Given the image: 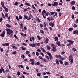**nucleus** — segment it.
<instances>
[{"instance_id":"69168bd1","label":"nucleus","mask_w":78,"mask_h":78,"mask_svg":"<svg viewBox=\"0 0 78 78\" xmlns=\"http://www.w3.org/2000/svg\"><path fill=\"white\" fill-rule=\"evenodd\" d=\"M37 38L39 40H41V37L39 36H37Z\"/></svg>"},{"instance_id":"e2e57ef3","label":"nucleus","mask_w":78,"mask_h":78,"mask_svg":"<svg viewBox=\"0 0 78 78\" xmlns=\"http://www.w3.org/2000/svg\"><path fill=\"white\" fill-rule=\"evenodd\" d=\"M18 4V2H16L14 4L15 6H16Z\"/></svg>"},{"instance_id":"20e7f679","label":"nucleus","mask_w":78,"mask_h":78,"mask_svg":"<svg viewBox=\"0 0 78 78\" xmlns=\"http://www.w3.org/2000/svg\"><path fill=\"white\" fill-rule=\"evenodd\" d=\"M2 71L4 73H5V69H3V67L1 66V69H0V73H2Z\"/></svg>"},{"instance_id":"4468645a","label":"nucleus","mask_w":78,"mask_h":78,"mask_svg":"<svg viewBox=\"0 0 78 78\" xmlns=\"http://www.w3.org/2000/svg\"><path fill=\"white\" fill-rule=\"evenodd\" d=\"M28 16H27L26 15H24V19H26L27 20H28Z\"/></svg>"},{"instance_id":"9d476101","label":"nucleus","mask_w":78,"mask_h":78,"mask_svg":"<svg viewBox=\"0 0 78 78\" xmlns=\"http://www.w3.org/2000/svg\"><path fill=\"white\" fill-rule=\"evenodd\" d=\"M29 46L30 47H36V44H31L30 43L29 44Z\"/></svg>"},{"instance_id":"4d7b16f0","label":"nucleus","mask_w":78,"mask_h":78,"mask_svg":"<svg viewBox=\"0 0 78 78\" xmlns=\"http://www.w3.org/2000/svg\"><path fill=\"white\" fill-rule=\"evenodd\" d=\"M21 58L23 59H24V58H25V56H24V55H22L21 56Z\"/></svg>"},{"instance_id":"58836bf2","label":"nucleus","mask_w":78,"mask_h":78,"mask_svg":"<svg viewBox=\"0 0 78 78\" xmlns=\"http://www.w3.org/2000/svg\"><path fill=\"white\" fill-rule=\"evenodd\" d=\"M19 18L20 19V20H22V16L21 15H20Z\"/></svg>"},{"instance_id":"473e14b6","label":"nucleus","mask_w":78,"mask_h":78,"mask_svg":"<svg viewBox=\"0 0 78 78\" xmlns=\"http://www.w3.org/2000/svg\"><path fill=\"white\" fill-rule=\"evenodd\" d=\"M72 10H75V7L74 6H73L72 7Z\"/></svg>"},{"instance_id":"39448f33","label":"nucleus","mask_w":78,"mask_h":78,"mask_svg":"<svg viewBox=\"0 0 78 78\" xmlns=\"http://www.w3.org/2000/svg\"><path fill=\"white\" fill-rule=\"evenodd\" d=\"M2 45L3 47H4L5 46H7L8 47H9V44L8 43H6L5 44H2Z\"/></svg>"},{"instance_id":"ea45409f","label":"nucleus","mask_w":78,"mask_h":78,"mask_svg":"<svg viewBox=\"0 0 78 78\" xmlns=\"http://www.w3.org/2000/svg\"><path fill=\"white\" fill-rule=\"evenodd\" d=\"M16 53H17V52L16 51H13L12 53L13 55H16Z\"/></svg>"},{"instance_id":"f03ea898","label":"nucleus","mask_w":78,"mask_h":78,"mask_svg":"<svg viewBox=\"0 0 78 78\" xmlns=\"http://www.w3.org/2000/svg\"><path fill=\"white\" fill-rule=\"evenodd\" d=\"M6 30L7 31V34H9V35H10L11 33H13V31L12 30H11L10 29H6Z\"/></svg>"},{"instance_id":"7c9ffc66","label":"nucleus","mask_w":78,"mask_h":78,"mask_svg":"<svg viewBox=\"0 0 78 78\" xmlns=\"http://www.w3.org/2000/svg\"><path fill=\"white\" fill-rule=\"evenodd\" d=\"M14 37H15V39H18V37H17V35H16L15 34L14 35Z\"/></svg>"},{"instance_id":"0eeeda50","label":"nucleus","mask_w":78,"mask_h":78,"mask_svg":"<svg viewBox=\"0 0 78 78\" xmlns=\"http://www.w3.org/2000/svg\"><path fill=\"white\" fill-rule=\"evenodd\" d=\"M58 4H59V3L58 2H54L53 3H52L51 4V5L53 6H56L57 5H58Z\"/></svg>"},{"instance_id":"5fc2aeb1","label":"nucleus","mask_w":78,"mask_h":78,"mask_svg":"<svg viewBox=\"0 0 78 78\" xmlns=\"http://www.w3.org/2000/svg\"><path fill=\"white\" fill-rule=\"evenodd\" d=\"M17 75L18 76H19L20 75V73L19 71H18V72L17 73Z\"/></svg>"},{"instance_id":"1a4fd4ad","label":"nucleus","mask_w":78,"mask_h":78,"mask_svg":"<svg viewBox=\"0 0 78 78\" xmlns=\"http://www.w3.org/2000/svg\"><path fill=\"white\" fill-rule=\"evenodd\" d=\"M29 16H30L29 17V18L28 17V20H31V17H33V15H32L31 14H30Z\"/></svg>"},{"instance_id":"5701e85b","label":"nucleus","mask_w":78,"mask_h":78,"mask_svg":"<svg viewBox=\"0 0 78 78\" xmlns=\"http://www.w3.org/2000/svg\"><path fill=\"white\" fill-rule=\"evenodd\" d=\"M55 62L57 65H59V61L57 59H56Z\"/></svg>"},{"instance_id":"f3484780","label":"nucleus","mask_w":78,"mask_h":78,"mask_svg":"<svg viewBox=\"0 0 78 78\" xmlns=\"http://www.w3.org/2000/svg\"><path fill=\"white\" fill-rule=\"evenodd\" d=\"M29 61L30 62H34L35 61V60L34 59H31Z\"/></svg>"},{"instance_id":"bf43d9fd","label":"nucleus","mask_w":78,"mask_h":78,"mask_svg":"<svg viewBox=\"0 0 78 78\" xmlns=\"http://www.w3.org/2000/svg\"><path fill=\"white\" fill-rule=\"evenodd\" d=\"M61 59V60H62V61H63V60H64V59H65V58H64V57H61L60 58Z\"/></svg>"},{"instance_id":"680f3d73","label":"nucleus","mask_w":78,"mask_h":78,"mask_svg":"<svg viewBox=\"0 0 78 78\" xmlns=\"http://www.w3.org/2000/svg\"><path fill=\"white\" fill-rule=\"evenodd\" d=\"M30 64H32V65H34V64H35V63H34V62H33L30 63Z\"/></svg>"},{"instance_id":"a19ab883","label":"nucleus","mask_w":78,"mask_h":78,"mask_svg":"<svg viewBox=\"0 0 78 78\" xmlns=\"http://www.w3.org/2000/svg\"><path fill=\"white\" fill-rule=\"evenodd\" d=\"M69 64V62H66L65 63V66H67Z\"/></svg>"},{"instance_id":"72a5a7b5","label":"nucleus","mask_w":78,"mask_h":78,"mask_svg":"<svg viewBox=\"0 0 78 78\" xmlns=\"http://www.w3.org/2000/svg\"><path fill=\"white\" fill-rule=\"evenodd\" d=\"M23 47L22 46L21 48L22 50H26V48H23Z\"/></svg>"},{"instance_id":"f257e3e1","label":"nucleus","mask_w":78,"mask_h":78,"mask_svg":"<svg viewBox=\"0 0 78 78\" xmlns=\"http://www.w3.org/2000/svg\"><path fill=\"white\" fill-rule=\"evenodd\" d=\"M46 53H47L49 57L47 56V55H45V58H47V59L48 61H50H50H51V59H53V57H52L51 54V53L47 51L46 52ZM49 58L50 59V60Z\"/></svg>"},{"instance_id":"2f4dec72","label":"nucleus","mask_w":78,"mask_h":78,"mask_svg":"<svg viewBox=\"0 0 78 78\" xmlns=\"http://www.w3.org/2000/svg\"><path fill=\"white\" fill-rule=\"evenodd\" d=\"M16 20H18V21H20V20L19 19V17H18V16H16Z\"/></svg>"},{"instance_id":"c756f323","label":"nucleus","mask_w":78,"mask_h":78,"mask_svg":"<svg viewBox=\"0 0 78 78\" xmlns=\"http://www.w3.org/2000/svg\"><path fill=\"white\" fill-rule=\"evenodd\" d=\"M50 12L51 15H53L54 14H55V12Z\"/></svg>"},{"instance_id":"a211bd4d","label":"nucleus","mask_w":78,"mask_h":78,"mask_svg":"<svg viewBox=\"0 0 78 78\" xmlns=\"http://www.w3.org/2000/svg\"><path fill=\"white\" fill-rule=\"evenodd\" d=\"M25 5H27V6H30V4L27 2H25Z\"/></svg>"},{"instance_id":"ddd939ff","label":"nucleus","mask_w":78,"mask_h":78,"mask_svg":"<svg viewBox=\"0 0 78 78\" xmlns=\"http://www.w3.org/2000/svg\"><path fill=\"white\" fill-rule=\"evenodd\" d=\"M71 5H74L75 4V1H71L70 2Z\"/></svg>"},{"instance_id":"a878e982","label":"nucleus","mask_w":78,"mask_h":78,"mask_svg":"<svg viewBox=\"0 0 78 78\" xmlns=\"http://www.w3.org/2000/svg\"><path fill=\"white\" fill-rule=\"evenodd\" d=\"M5 12H8V9L6 7L5 8Z\"/></svg>"},{"instance_id":"79ce46f5","label":"nucleus","mask_w":78,"mask_h":78,"mask_svg":"<svg viewBox=\"0 0 78 78\" xmlns=\"http://www.w3.org/2000/svg\"><path fill=\"white\" fill-rule=\"evenodd\" d=\"M36 55H37V56H39V52H38L37 51L36 52Z\"/></svg>"},{"instance_id":"603ef678","label":"nucleus","mask_w":78,"mask_h":78,"mask_svg":"<svg viewBox=\"0 0 78 78\" xmlns=\"http://www.w3.org/2000/svg\"><path fill=\"white\" fill-rule=\"evenodd\" d=\"M73 27H74V28H76V27H77V25L76 24H74Z\"/></svg>"},{"instance_id":"052dcab7","label":"nucleus","mask_w":78,"mask_h":78,"mask_svg":"<svg viewBox=\"0 0 78 78\" xmlns=\"http://www.w3.org/2000/svg\"><path fill=\"white\" fill-rule=\"evenodd\" d=\"M59 62L61 64H63V62L61 60H59Z\"/></svg>"},{"instance_id":"338daca9","label":"nucleus","mask_w":78,"mask_h":78,"mask_svg":"<svg viewBox=\"0 0 78 78\" xmlns=\"http://www.w3.org/2000/svg\"><path fill=\"white\" fill-rule=\"evenodd\" d=\"M26 54H29L30 53V51H27L25 52Z\"/></svg>"},{"instance_id":"8fccbe9b","label":"nucleus","mask_w":78,"mask_h":78,"mask_svg":"<svg viewBox=\"0 0 78 78\" xmlns=\"http://www.w3.org/2000/svg\"><path fill=\"white\" fill-rule=\"evenodd\" d=\"M43 77L44 78H48V76H43Z\"/></svg>"},{"instance_id":"09e8293b","label":"nucleus","mask_w":78,"mask_h":78,"mask_svg":"<svg viewBox=\"0 0 78 78\" xmlns=\"http://www.w3.org/2000/svg\"><path fill=\"white\" fill-rule=\"evenodd\" d=\"M13 48H15V49H17V47L15 46H13Z\"/></svg>"},{"instance_id":"9b49d317","label":"nucleus","mask_w":78,"mask_h":78,"mask_svg":"<svg viewBox=\"0 0 78 78\" xmlns=\"http://www.w3.org/2000/svg\"><path fill=\"white\" fill-rule=\"evenodd\" d=\"M56 44L58 47H61V44L59 41H58L56 42Z\"/></svg>"},{"instance_id":"412c9836","label":"nucleus","mask_w":78,"mask_h":78,"mask_svg":"<svg viewBox=\"0 0 78 78\" xmlns=\"http://www.w3.org/2000/svg\"><path fill=\"white\" fill-rule=\"evenodd\" d=\"M35 44L37 46H40V43H36Z\"/></svg>"},{"instance_id":"f704fd0d","label":"nucleus","mask_w":78,"mask_h":78,"mask_svg":"<svg viewBox=\"0 0 78 78\" xmlns=\"http://www.w3.org/2000/svg\"><path fill=\"white\" fill-rule=\"evenodd\" d=\"M31 39H32L33 40V41H34L35 40V38L33 37H31Z\"/></svg>"},{"instance_id":"6e6d98bb","label":"nucleus","mask_w":78,"mask_h":78,"mask_svg":"<svg viewBox=\"0 0 78 78\" xmlns=\"http://www.w3.org/2000/svg\"><path fill=\"white\" fill-rule=\"evenodd\" d=\"M40 26L41 28H42L44 27V26H43V25L42 24H40Z\"/></svg>"},{"instance_id":"f8f14e48","label":"nucleus","mask_w":78,"mask_h":78,"mask_svg":"<svg viewBox=\"0 0 78 78\" xmlns=\"http://www.w3.org/2000/svg\"><path fill=\"white\" fill-rule=\"evenodd\" d=\"M55 56L57 58H59V59H60L61 58V56L59 55H56Z\"/></svg>"},{"instance_id":"423d86ee","label":"nucleus","mask_w":78,"mask_h":78,"mask_svg":"<svg viewBox=\"0 0 78 78\" xmlns=\"http://www.w3.org/2000/svg\"><path fill=\"white\" fill-rule=\"evenodd\" d=\"M5 31L4 30L2 33V34H1L0 35V36L1 37H4L5 36Z\"/></svg>"},{"instance_id":"cd10ccee","label":"nucleus","mask_w":78,"mask_h":78,"mask_svg":"<svg viewBox=\"0 0 78 78\" xmlns=\"http://www.w3.org/2000/svg\"><path fill=\"white\" fill-rule=\"evenodd\" d=\"M5 71V72H6V73H7V72H9V69L8 68H7Z\"/></svg>"},{"instance_id":"3c124183","label":"nucleus","mask_w":78,"mask_h":78,"mask_svg":"<svg viewBox=\"0 0 78 78\" xmlns=\"http://www.w3.org/2000/svg\"><path fill=\"white\" fill-rule=\"evenodd\" d=\"M40 33H44V32L42 30H40Z\"/></svg>"},{"instance_id":"dca6fc26","label":"nucleus","mask_w":78,"mask_h":78,"mask_svg":"<svg viewBox=\"0 0 78 78\" xmlns=\"http://www.w3.org/2000/svg\"><path fill=\"white\" fill-rule=\"evenodd\" d=\"M42 14L43 16V18H44V19H45L46 17V16H44V13L43 12H42Z\"/></svg>"},{"instance_id":"aec40b11","label":"nucleus","mask_w":78,"mask_h":78,"mask_svg":"<svg viewBox=\"0 0 78 78\" xmlns=\"http://www.w3.org/2000/svg\"><path fill=\"white\" fill-rule=\"evenodd\" d=\"M46 47H47V49L48 50H50V46L47 45L46 46Z\"/></svg>"},{"instance_id":"7ed1b4c3","label":"nucleus","mask_w":78,"mask_h":78,"mask_svg":"<svg viewBox=\"0 0 78 78\" xmlns=\"http://www.w3.org/2000/svg\"><path fill=\"white\" fill-rule=\"evenodd\" d=\"M67 41L69 42V44H68L67 45V46H68V47H70V46H71L70 44L72 45V44H73V43H74V41H72L70 40H67Z\"/></svg>"},{"instance_id":"13d9d810","label":"nucleus","mask_w":78,"mask_h":78,"mask_svg":"<svg viewBox=\"0 0 78 78\" xmlns=\"http://www.w3.org/2000/svg\"><path fill=\"white\" fill-rule=\"evenodd\" d=\"M0 50H1L0 51L1 52H3V49L0 48Z\"/></svg>"},{"instance_id":"b1692460","label":"nucleus","mask_w":78,"mask_h":78,"mask_svg":"<svg viewBox=\"0 0 78 78\" xmlns=\"http://www.w3.org/2000/svg\"><path fill=\"white\" fill-rule=\"evenodd\" d=\"M72 50H73H73H74V52L76 51H77V50H76V48H72Z\"/></svg>"},{"instance_id":"e433bc0d","label":"nucleus","mask_w":78,"mask_h":78,"mask_svg":"<svg viewBox=\"0 0 78 78\" xmlns=\"http://www.w3.org/2000/svg\"><path fill=\"white\" fill-rule=\"evenodd\" d=\"M69 59H72V58H73V57H72V56L70 55V56H69Z\"/></svg>"},{"instance_id":"bb28decb","label":"nucleus","mask_w":78,"mask_h":78,"mask_svg":"<svg viewBox=\"0 0 78 78\" xmlns=\"http://www.w3.org/2000/svg\"><path fill=\"white\" fill-rule=\"evenodd\" d=\"M43 25H44V27H47V24H46V22H44Z\"/></svg>"},{"instance_id":"c85d7f7f","label":"nucleus","mask_w":78,"mask_h":78,"mask_svg":"<svg viewBox=\"0 0 78 78\" xmlns=\"http://www.w3.org/2000/svg\"><path fill=\"white\" fill-rule=\"evenodd\" d=\"M68 30L69 31H72L73 30V28H69L68 29Z\"/></svg>"},{"instance_id":"0e129e2a","label":"nucleus","mask_w":78,"mask_h":78,"mask_svg":"<svg viewBox=\"0 0 78 78\" xmlns=\"http://www.w3.org/2000/svg\"><path fill=\"white\" fill-rule=\"evenodd\" d=\"M3 20V18H1L0 19V22H2Z\"/></svg>"},{"instance_id":"4be33fe9","label":"nucleus","mask_w":78,"mask_h":78,"mask_svg":"<svg viewBox=\"0 0 78 78\" xmlns=\"http://www.w3.org/2000/svg\"><path fill=\"white\" fill-rule=\"evenodd\" d=\"M36 20H37V21L39 22H41V21L40 20V19H39V17H37V18Z\"/></svg>"},{"instance_id":"774afa93","label":"nucleus","mask_w":78,"mask_h":78,"mask_svg":"<svg viewBox=\"0 0 78 78\" xmlns=\"http://www.w3.org/2000/svg\"><path fill=\"white\" fill-rule=\"evenodd\" d=\"M41 75V73H38L37 74V76H40Z\"/></svg>"},{"instance_id":"a18cd8bd","label":"nucleus","mask_w":78,"mask_h":78,"mask_svg":"<svg viewBox=\"0 0 78 78\" xmlns=\"http://www.w3.org/2000/svg\"><path fill=\"white\" fill-rule=\"evenodd\" d=\"M77 31H78L77 30H76L74 31L73 32V34H76V32H77Z\"/></svg>"},{"instance_id":"393cba45","label":"nucleus","mask_w":78,"mask_h":78,"mask_svg":"<svg viewBox=\"0 0 78 78\" xmlns=\"http://www.w3.org/2000/svg\"><path fill=\"white\" fill-rule=\"evenodd\" d=\"M51 51H53V52H55V51H57V49H56V48L55 49H52L51 50Z\"/></svg>"},{"instance_id":"4c0bfd02","label":"nucleus","mask_w":78,"mask_h":78,"mask_svg":"<svg viewBox=\"0 0 78 78\" xmlns=\"http://www.w3.org/2000/svg\"><path fill=\"white\" fill-rule=\"evenodd\" d=\"M2 16L3 17V18H4V19H5V15H4V14H3V13H2Z\"/></svg>"},{"instance_id":"6e6552de","label":"nucleus","mask_w":78,"mask_h":78,"mask_svg":"<svg viewBox=\"0 0 78 78\" xmlns=\"http://www.w3.org/2000/svg\"><path fill=\"white\" fill-rule=\"evenodd\" d=\"M54 23H55L54 22L52 23L51 22H50L49 23V25L50 26H51L52 27H54Z\"/></svg>"},{"instance_id":"37998d69","label":"nucleus","mask_w":78,"mask_h":78,"mask_svg":"<svg viewBox=\"0 0 78 78\" xmlns=\"http://www.w3.org/2000/svg\"><path fill=\"white\" fill-rule=\"evenodd\" d=\"M32 8H33L35 10H36V8L34 7V6L33 5H32Z\"/></svg>"},{"instance_id":"de8ad7c7","label":"nucleus","mask_w":78,"mask_h":78,"mask_svg":"<svg viewBox=\"0 0 78 78\" xmlns=\"http://www.w3.org/2000/svg\"><path fill=\"white\" fill-rule=\"evenodd\" d=\"M47 20H48L49 21L51 20V19H50V17H49L47 18Z\"/></svg>"},{"instance_id":"49530a36","label":"nucleus","mask_w":78,"mask_h":78,"mask_svg":"<svg viewBox=\"0 0 78 78\" xmlns=\"http://www.w3.org/2000/svg\"><path fill=\"white\" fill-rule=\"evenodd\" d=\"M71 17L72 19L75 18V15L74 14H73L71 15Z\"/></svg>"},{"instance_id":"c03bdc74","label":"nucleus","mask_w":78,"mask_h":78,"mask_svg":"<svg viewBox=\"0 0 78 78\" xmlns=\"http://www.w3.org/2000/svg\"><path fill=\"white\" fill-rule=\"evenodd\" d=\"M22 44V45H24V46H27V44H26V43H23Z\"/></svg>"},{"instance_id":"c9c22d12","label":"nucleus","mask_w":78,"mask_h":78,"mask_svg":"<svg viewBox=\"0 0 78 78\" xmlns=\"http://www.w3.org/2000/svg\"><path fill=\"white\" fill-rule=\"evenodd\" d=\"M1 5L2 6L4 5V2H3L2 1L1 2Z\"/></svg>"},{"instance_id":"2eb2a0df","label":"nucleus","mask_w":78,"mask_h":78,"mask_svg":"<svg viewBox=\"0 0 78 78\" xmlns=\"http://www.w3.org/2000/svg\"><path fill=\"white\" fill-rule=\"evenodd\" d=\"M42 60H43V62H48V61H47V59L45 58H43Z\"/></svg>"},{"instance_id":"6ab92c4d","label":"nucleus","mask_w":78,"mask_h":78,"mask_svg":"<svg viewBox=\"0 0 78 78\" xmlns=\"http://www.w3.org/2000/svg\"><path fill=\"white\" fill-rule=\"evenodd\" d=\"M54 40L55 41H58V38L57 37H55L54 38Z\"/></svg>"},{"instance_id":"864d4df0","label":"nucleus","mask_w":78,"mask_h":78,"mask_svg":"<svg viewBox=\"0 0 78 78\" xmlns=\"http://www.w3.org/2000/svg\"><path fill=\"white\" fill-rule=\"evenodd\" d=\"M8 14L7 13H5V17H7V18H8Z\"/></svg>"}]
</instances>
